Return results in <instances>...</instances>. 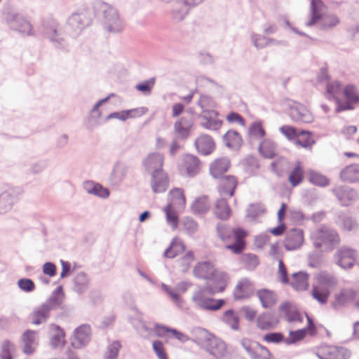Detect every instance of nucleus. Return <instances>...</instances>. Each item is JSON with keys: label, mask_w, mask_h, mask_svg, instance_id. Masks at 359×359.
Wrapping results in <instances>:
<instances>
[{"label": "nucleus", "mask_w": 359, "mask_h": 359, "mask_svg": "<svg viewBox=\"0 0 359 359\" xmlns=\"http://www.w3.org/2000/svg\"><path fill=\"white\" fill-rule=\"evenodd\" d=\"M226 287L214 286L212 284L205 283L204 285H198L192 292L191 302L194 306L200 311L214 312L219 311L226 303L224 299H217L213 296L222 292Z\"/></svg>", "instance_id": "1"}, {"label": "nucleus", "mask_w": 359, "mask_h": 359, "mask_svg": "<svg viewBox=\"0 0 359 359\" xmlns=\"http://www.w3.org/2000/svg\"><path fill=\"white\" fill-rule=\"evenodd\" d=\"M93 6L94 11L100 14L101 24L106 32L117 34L124 29L123 19L116 7L101 0L94 1Z\"/></svg>", "instance_id": "2"}, {"label": "nucleus", "mask_w": 359, "mask_h": 359, "mask_svg": "<svg viewBox=\"0 0 359 359\" xmlns=\"http://www.w3.org/2000/svg\"><path fill=\"white\" fill-rule=\"evenodd\" d=\"M93 22V14L90 8L84 6L72 13L65 22V32L69 38L77 39Z\"/></svg>", "instance_id": "3"}, {"label": "nucleus", "mask_w": 359, "mask_h": 359, "mask_svg": "<svg viewBox=\"0 0 359 359\" xmlns=\"http://www.w3.org/2000/svg\"><path fill=\"white\" fill-rule=\"evenodd\" d=\"M41 33L57 49L67 50L69 46L68 35H66L65 27L62 29L60 22L54 18L43 21L41 25Z\"/></svg>", "instance_id": "4"}, {"label": "nucleus", "mask_w": 359, "mask_h": 359, "mask_svg": "<svg viewBox=\"0 0 359 359\" xmlns=\"http://www.w3.org/2000/svg\"><path fill=\"white\" fill-rule=\"evenodd\" d=\"M193 275L196 278L208 280L206 283L212 284L214 286L226 287L227 285V274L217 270L210 261L196 263L193 269Z\"/></svg>", "instance_id": "5"}, {"label": "nucleus", "mask_w": 359, "mask_h": 359, "mask_svg": "<svg viewBox=\"0 0 359 359\" xmlns=\"http://www.w3.org/2000/svg\"><path fill=\"white\" fill-rule=\"evenodd\" d=\"M218 236L222 241L228 243L226 248L231 250L234 253L239 254L244 248L243 238L245 232L241 229H232L231 227L218 224L217 226Z\"/></svg>", "instance_id": "6"}, {"label": "nucleus", "mask_w": 359, "mask_h": 359, "mask_svg": "<svg viewBox=\"0 0 359 359\" xmlns=\"http://www.w3.org/2000/svg\"><path fill=\"white\" fill-rule=\"evenodd\" d=\"M311 239L316 248L331 251L340 242L338 233L327 226H320L311 233Z\"/></svg>", "instance_id": "7"}, {"label": "nucleus", "mask_w": 359, "mask_h": 359, "mask_svg": "<svg viewBox=\"0 0 359 359\" xmlns=\"http://www.w3.org/2000/svg\"><path fill=\"white\" fill-rule=\"evenodd\" d=\"M198 345L217 359L222 358L226 353L225 343L205 330H200L197 338Z\"/></svg>", "instance_id": "8"}, {"label": "nucleus", "mask_w": 359, "mask_h": 359, "mask_svg": "<svg viewBox=\"0 0 359 359\" xmlns=\"http://www.w3.org/2000/svg\"><path fill=\"white\" fill-rule=\"evenodd\" d=\"M5 20L8 25L14 30L28 36L34 34L30 22L18 12L9 11L6 13Z\"/></svg>", "instance_id": "9"}, {"label": "nucleus", "mask_w": 359, "mask_h": 359, "mask_svg": "<svg viewBox=\"0 0 359 359\" xmlns=\"http://www.w3.org/2000/svg\"><path fill=\"white\" fill-rule=\"evenodd\" d=\"M5 20L8 25L14 30L28 36L34 34L30 22L18 12L9 11L6 13Z\"/></svg>", "instance_id": "10"}, {"label": "nucleus", "mask_w": 359, "mask_h": 359, "mask_svg": "<svg viewBox=\"0 0 359 359\" xmlns=\"http://www.w3.org/2000/svg\"><path fill=\"white\" fill-rule=\"evenodd\" d=\"M23 194L20 187H11L0 194V214L10 211Z\"/></svg>", "instance_id": "11"}, {"label": "nucleus", "mask_w": 359, "mask_h": 359, "mask_svg": "<svg viewBox=\"0 0 359 359\" xmlns=\"http://www.w3.org/2000/svg\"><path fill=\"white\" fill-rule=\"evenodd\" d=\"M241 346L251 359H272V354L267 348L257 341L244 339Z\"/></svg>", "instance_id": "12"}, {"label": "nucleus", "mask_w": 359, "mask_h": 359, "mask_svg": "<svg viewBox=\"0 0 359 359\" xmlns=\"http://www.w3.org/2000/svg\"><path fill=\"white\" fill-rule=\"evenodd\" d=\"M332 192L342 205L348 206L358 199V191L348 186L339 185L332 189Z\"/></svg>", "instance_id": "13"}, {"label": "nucleus", "mask_w": 359, "mask_h": 359, "mask_svg": "<svg viewBox=\"0 0 359 359\" xmlns=\"http://www.w3.org/2000/svg\"><path fill=\"white\" fill-rule=\"evenodd\" d=\"M91 340V327L88 324H83L74 331L72 345L74 348H82L87 346Z\"/></svg>", "instance_id": "14"}, {"label": "nucleus", "mask_w": 359, "mask_h": 359, "mask_svg": "<svg viewBox=\"0 0 359 359\" xmlns=\"http://www.w3.org/2000/svg\"><path fill=\"white\" fill-rule=\"evenodd\" d=\"M316 355L319 359H348L351 352L344 347L328 346L320 348Z\"/></svg>", "instance_id": "15"}, {"label": "nucleus", "mask_w": 359, "mask_h": 359, "mask_svg": "<svg viewBox=\"0 0 359 359\" xmlns=\"http://www.w3.org/2000/svg\"><path fill=\"white\" fill-rule=\"evenodd\" d=\"M355 259L356 252L350 248L341 247L335 253L336 264L344 269L351 268Z\"/></svg>", "instance_id": "16"}, {"label": "nucleus", "mask_w": 359, "mask_h": 359, "mask_svg": "<svg viewBox=\"0 0 359 359\" xmlns=\"http://www.w3.org/2000/svg\"><path fill=\"white\" fill-rule=\"evenodd\" d=\"M164 156L160 153H151L149 154L143 161V165L146 171L150 175L158 173L163 170Z\"/></svg>", "instance_id": "17"}, {"label": "nucleus", "mask_w": 359, "mask_h": 359, "mask_svg": "<svg viewBox=\"0 0 359 359\" xmlns=\"http://www.w3.org/2000/svg\"><path fill=\"white\" fill-rule=\"evenodd\" d=\"M304 242L303 231L299 229H293L287 233L284 247L288 251L299 248Z\"/></svg>", "instance_id": "18"}, {"label": "nucleus", "mask_w": 359, "mask_h": 359, "mask_svg": "<svg viewBox=\"0 0 359 359\" xmlns=\"http://www.w3.org/2000/svg\"><path fill=\"white\" fill-rule=\"evenodd\" d=\"M38 340L37 332L31 330H26L21 336L23 353L26 355L32 354L38 346Z\"/></svg>", "instance_id": "19"}, {"label": "nucleus", "mask_w": 359, "mask_h": 359, "mask_svg": "<svg viewBox=\"0 0 359 359\" xmlns=\"http://www.w3.org/2000/svg\"><path fill=\"white\" fill-rule=\"evenodd\" d=\"M290 118L294 121L304 123H311L313 121V116L310 111L299 103H294L289 110Z\"/></svg>", "instance_id": "20"}, {"label": "nucleus", "mask_w": 359, "mask_h": 359, "mask_svg": "<svg viewBox=\"0 0 359 359\" xmlns=\"http://www.w3.org/2000/svg\"><path fill=\"white\" fill-rule=\"evenodd\" d=\"M194 145L197 151L203 156L210 154L215 148V144L212 137L205 134L198 137L194 142Z\"/></svg>", "instance_id": "21"}, {"label": "nucleus", "mask_w": 359, "mask_h": 359, "mask_svg": "<svg viewBox=\"0 0 359 359\" xmlns=\"http://www.w3.org/2000/svg\"><path fill=\"white\" fill-rule=\"evenodd\" d=\"M219 181L218 190L222 197L228 196L231 197L234 194L238 182L234 176L227 175L222 177Z\"/></svg>", "instance_id": "22"}, {"label": "nucleus", "mask_w": 359, "mask_h": 359, "mask_svg": "<svg viewBox=\"0 0 359 359\" xmlns=\"http://www.w3.org/2000/svg\"><path fill=\"white\" fill-rule=\"evenodd\" d=\"M168 178L164 171L151 175L150 185L155 194L165 192L168 187Z\"/></svg>", "instance_id": "23"}, {"label": "nucleus", "mask_w": 359, "mask_h": 359, "mask_svg": "<svg viewBox=\"0 0 359 359\" xmlns=\"http://www.w3.org/2000/svg\"><path fill=\"white\" fill-rule=\"evenodd\" d=\"M190 7L184 0H177L172 5L170 15L175 22H180L185 19L189 12Z\"/></svg>", "instance_id": "24"}, {"label": "nucleus", "mask_w": 359, "mask_h": 359, "mask_svg": "<svg viewBox=\"0 0 359 359\" xmlns=\"http://www.w3.org/2000/svg\"><path fill=\"white\" fill-rule=\"evenodd\" d=\"M278 317L271 312H264L257 318V326L262 330L274 329L278 324Z\"/></svg>", "instance_id": "25"}, {"label": "nucleus", "mask_w": 359, "mask_h": 359, "mask_svg": "<svg viewBox=\"0 0 359 359\" xmlns=\"http://www.w3.org/2000/svg\"><path fill=\"white\" fill-rule=\"evenodd\" d=\"M194 121L191 118L182 117L174 123V132L182 140H186L190 135Z\"/></svg>", "instance_id": "26"}, {"label": "nucleus", "mask_w": 359, "mask_h": 359, "mask_svg": "<svg viewBox=\"0 0 359 359\" xmlns=\"http://www.w3.org/2000/svg\"><path fill=\"white\" fill-rule=\"evenodd\" d=\"M341 180L347 183L359 182V164L353 163L344 168L339 174Z\"/></svg>", "instance_id": "27"}, {"label": "nucleus", "mask_w": 359, "mask_h": 359, "mask_svg": "<svg viewBox=\"0 0 359 359\" xmlns=\"http://www.w3.org/2000/svg\"><path fill=\"white\" fill-rule=\"evenodd\" d=\"M128 170V165L122 162L117 161L114 163L111 172L109 180L113 185H119L125 179Z\"/></svg>", "instance_id": "28"}, {"label": "nucleus", "mask_w": 359, "mask_h": 359, "mask_svg": "<svg viewBox=\"0 0 359 359\" xmlns=\"http://www.w3.org/2000/svg\"><path fill=\"white\" fill-rule=\"evenodd\" d=\"M183 166L189 177H194L200 172L201 163L197 156L187 154L183 158Z\"/></svg>", "instance_id": "29"}, {"label": "nucleus", "mask_w": 359, "mask_h": 359, "mask_svg": "<svg viewBox=\"0 0 359 359\" xmlns=\"http://www.w3.org/2000/svg\"><path fill=\"white\" fill-rule=\"evenodd\" d=\"M230 167V161L222 157L214 161L210 165V173L215 179L221 178Z\"/></svg>", "instance_id": "30"}, {"label": "nucleus", "mask_w": 359, "mask_h": 359, "mask_svg": "<svg viewBox=\"0 0 359 359\" xmlns=\"http://www.w3.org/2000/svg\"><path fill=\"white\" fill-rule=\"evenodd\" d=\"M279 311L284 313L288 322H302L303 317L297 309L290 302H285L279 306Z\"/></svg>", "instance_id": "31"}, {"label": "nucleus", "mask_w": 359, "mask_h": 359, "mask_svg": "<svg viewBox=\"0 0 359 359\" xmlns=\"http://www.w3.org/2000/svg\"><path fill=\"white\" fill-rule=\"evenodd\" d=\"M218 112L216 111H210L208 113H204L200 117L203 119L201 126L207 129L217 130L222 126V121L217 118Z\"/></svg>", "instance_id": "32"}, {"label": "nucleus", "mask_w": 359, "mask_h": 359, "mask_svg": "<svg viewBox=\"0 0 359 359\" xmlns=\"http://www.w3.org/2000/svg\"><path fill=\"white\" fill-rule=\"evenodd\" d=\"M212 210L215 217L222 220L229 219L231 212L226 200L223 197L216 201Z\"/></svg>", "instance_id": "33"}, {"label": "nucleus", "mask_w": 359, "mask_h": 359, "mask_svg": "<svg viewBox=\"0 0 359 359\" xmlns=\"http://www.w3.org/2000/svg\"><path fill=\"white\" fill-rule=\"evenodd\" d=\"M257 296L259 298L261 304L264 309L273 307L277 302V296L276 293L267 289H262L257 292Z\"/></svg>", "instance_id": "34"}, {"label": "nucleus", "mask_w": 359, "mask_h": 359, "mask_svg": "<svg viewBox=\"0 0 359 359\" xmlns=\"http://www.w3.org/2000/svg\"><path fill=\"white\" fill-rule=\"evenodd\" d=\"M339 22V18L335 15H323V8H320V16L314 25H318L320 29L327 30L336 26Z\"/></svg>", "instance_id": "35"}, {"label": "nucleus", "mask_w": 359, "mask_h": 359, "mask_svg": "<svg viewBox=\"0 0 359 359\" xmlns=\"http://www.w3.org/2000/svg\"><path fill=\"white\" fill-rule=\"evenodd\" d=\"M186 246L183 241L177 238H174L169 247L165 250L163 257L165 258L172 259L185 250Z\"/></svg>", "instance_id": "36"}, {"label": "nucleus", "mask_w": 359, "mask_h": 359, "mask_svg": "<svg viewBox=\"0 0 359 359\" xmlns=\"http://www.w3.org/2000/svg\"><path fill=\"white\" fill-rule=\"evenodd\" d=\"M225 145L232 149H238L243 143L241 135L235 130H229L223 136Z\"/></svg>", "instance_id": "37"}, {"label": "nucleus", "mask_w": 359, "mask_h": 359, "mask_svg": "<svg viewBox=\"0 0 359 359\" xmlns=\"http://www.w3.org/2000/svg\"><path fill=\"white\" fill-rule=\"evenodd\" d=\"M309 274L306 272L299 271L292 274L291 286L297 291H304L309 286Z\"/></svg>", "instance_id": "38"}, {"label": "nucleus", "mask_w": 359, "mask_h": 359, "mask_svg": "<svg viewBox=\"0 0 359 359\" xmlns=\"http://www.w3.org/2000/svg\"><path fill=\"white\" fill-rule=\"evenodd\" d=\"M271 171L278 177H282L290 169V163L285 157L280 156L271 163Z\"/></svg>", "instance_id": "39"}, {"label": "nucleus", "mask_w": 359, "mask_h": 359, "mask_svg": "<svg viewBox=\"0 0 359 359\" xmlns=\"http://www.w3.org/2000/svg\"><path fill=\"white\" fill-rule=\"evenodd\" d=\"M83 188L86 192L95 196L105 198L109 195V191L107 189L104 188L100 184L95 183L93 181H86L83 183Z\"/></svg>", "instance_id": "40"}, {"label": "nucleus", "mask_w": 359, "mask_h": 359, "mask_svg": "<svg viewBox=\"0 0 359 359\" xmlns=\"http://www.w3.org/2000/svg\"><path fill=\"white\" fill-rule=\"evenodd\" d=\"M260 154L266 158H273L277 154V146L271 140L266 139L259 146Z\"/></svg>", "instance_id": "41"}, {"label": "nucleus", "mask_w": 359, "mask_h": 359, "mask_svg": "<svg viewBox=\"0 0 359 359\" xmlns=\"http://www.w3.org/2000/svg\"><path fill=\"white\" fill-rule=\"evenodd\" d=\"M51 309L48 306L43 303L37 307L32 313V323L34 325H40L46 321L49 317V313Z\"/></svg>", "instance_id": "42"}, {"label": "nucleus", "mask_w": 359, "mask_h": 359, "mask_svg": "<svg viewBox=\"0 0 359 359\" xmlns=\"http://www.w3.org/2000/svg\"><path fill=\"white\" fill-rule=\"evenodd\" d=\"M89 287V278L83 272H80L74 278V290L79 294L86 292Z\"/></svg>", "instance_id": "43"}, {"label": "nucleus", "mask_w": 359, "mask_h": 359, "mask_svg": "<svg viewBox=\"0 0 359 359\" xmlns=\"http://www.w3.org/2000/svg\"><path fill=\"white\" fill-rule=\"evenodd\" d=\"M210 208V203L206 196L196 198L191 205V209L194 214L206 213Z\"/></svg>", "instance_id": "44"}, {"label": "nucleus", "mask_w": 359, "mask_h": 359, "mask_svg": "<svg viewBox=\"0 0 359 359\" xmlns=\"http://www.w3.org/2000/svg\"><path fill=\"white\" fill-rule=\"evenodd\" d=\"M63 300L64 293L62 291V287L58 286L55 290H53L49 298L46 302H44V304L48 306V307L52 310L60 307Z\"/></svg>", "instance_id": "45"}, {"label": "nucleus", "mask_w": 359, "mask_h": 359, "mask_svg": "<svg viewBox=\"0 0 359 359\" xmlns=\"http://www.w3.org/2000/svg\"><path fill=\"white\" fill-rule=\"evenodd\" d=\"M53 334L50 339V345L53 348L62 347L65 344V332L58 325L51 326Z\"/></svg>", "instance_id": "46"}, {"label": "nucleus", "mask_w": 359, "mask_h": 359, "mask_svg": "<svg viewBox=\"0 0 359 359\" xmlns=\"http://www.w3.org/2000/svg\"><path fill=\"white\" fill-rule=\"evenodd\" d=\"M251 290L252 287L250 280L244 278L236 286L233 290V296L236 299H243L248 297Z\"/></svg>", "instance_id": "47"}, {"label": "nucleus", "mask_w": 359, "mask_h": 359, "mask_svg": "<svg viewBox=\"0 0 359 359\" xmlns=\"http://www.w3.org/2000/svg\"><path fill=\"white\" fill-rule=\"evenodd\" d=\"M356 295V292L352 289H343L336 294L334 306H344L348 302H352Z\"/></svg>", "instance_id": "48"}, {"label": "nucleus", "mask_w": 359, "mask_h": 359, "mask_svg": "<svg viewBox=\"0 0 359 359\" xmlns=\"http://www.w3.org/2000/svg\"><path fill=\"white\" fill-rule=\"evenodd\" d=\"M323 8V4L321 0H311L310 5V19L305 22V25L312 27L314 25L318 18L320 16V8Z\"/></svg>", "instance_id": "49"}, {"label": "nucleus", "mask_w": 359, "mask_h": 359, "mask_svg": "<svg viewBox=\"0 0 359 359\" xmlns=\"http://www.w3.org/2000/svg\"><path fill=\"white\" fill-rule=\"evenodd\" d=\"M341 92V84L337 81L328 82L326 84L325 97L329 100L334 101L339 99V95Z\"/></svg>", "instance_id": "50"}, {"label": "nucleus", "mask_w": 359, "mask_h": 359, "mask_svg": "<svg viewBox=\"0 0 359 359\" xmlns=\"http://www.w3.org/2000/svg\"><path fill=\"white\" fill-rule=\"evenodd\" d=\"M251 41L254 46L257 49H262L271 43L274 44L281 43L280 41H278L276 39H269L262 35L257 34H251Z\"/></svg>", "instance_id": "51"}, {"label": "nucleus", "mask_w": 359, "mask_h": 359, "mask_svg": "<svg viewBox=\"0 0 359 359\" xmlns=\"http://www.w3.org/2000/svg\"><path fill=\"white\" fill-rule=\"evenodd\" d=\"M195 257L194 252L191 250L187 251L184 255L177 260V264L183 273H187L194 261Z\"/></svg>", "instance_id": "52"}, {"label": "nucleus", "mask_w": 359, "mask_h": 359, "mask_svg": "<svg viewBox=\"0 0 359 359\" xmlns=\"http://www.w3.org/2000/svg\"><path fill=\"white\" fill-rule=\"evenodd\" d=\"M316 280L320 286L326 287L325 289L332 287L337 283V279L333 275L325 272L319 273L316 277Z\"/></svg>", "instance_id": "53"}, {"label": "nucleus", "mask_w": 359, "mask_h": 359, "mask_svg": "<svg viewBox=\"0 0 359 359\" xmlns=\"http://www.w3.org/2000/svg\"><path fill=\"white\" fill-rule=\"evenodd\" d=\"M304 177V170L299 162H298L290 172L288 180L292 187H297L302 181Z\"/></svg>", "instance_id": "54"}, {"label": "nucleus", "mask_w": 359, "mask_h": 359, "mask_svg": "<svg viewBox=\"0 0 359 359\" xmlns=\"http://www.w3.org/2000/svg\"><path fill=\"white\" fill-rule=\"evenodd\" d=\"M308 175L309 182L314 185L324 187L330 184V180L320 172L310 170Z\"/></svg>", "instance_id": "55"}, {"label": "nucleus", "mask_w": 359, "mask_h": 359, "mask_svg": "<svg viewBox=\"0 0 359 359\" xmlns=\"http://www.w3.org/2000/svg\"><path fill=\"white\" fill-rule=\"evenodd\" d=\"M223 321L231 327L233 330H237L239 327V318L235 314L232 309L226 311L223 314Z\"/></svg>", "instance_id": "56"}, {"label": "nucleus", "mask_w": 359, "mask_h": 359, "mask_svg": "<svg viewBox=\"0 0 359 359\" xmlns=\"http://www.w3.org/2000/svg\"><path fill=\"white\" fill-rule=\"evenodd\" d=\"M197 104L203 114L208 113L210 111H215L213 109L216 107L215 102L208 95H201Z\"/></svg>", "instance_id": "57"}, {"label": "nucleus", "mask_w": 359, "mask_h": 359, "mask_svg": "<svg viewBox=\"0 0 359 359\" xmlns=\"http://www.w3.org/2000/svg\"><path fill=\"white\" fill-rule=\"evenodd\" d=\"M337 223L347 231L353 230L357 226L355 221L351 216L345 213L339 215Z\"/></svg>", "instance_id": "58"}, {"label": "nucleus", "mask_w": 359, "mask_h": 359, "mask_svg": "<svg viewBox=\"0 0 359 359\" xmlns=\"http://www.w3.org/2000/svg\"><path fill=\"white\" fill-rule=\"evenodd\" d=\"M330 294L328 289H320L317 286H314L312 290V296L320 304H325Z\"/></svg>", "instance_id": "59"}, {"label": "nucleus", "mask_w": 359, "mask_h": 359, "mask_svg": "<svg viewBox=\"0 0 359 359\" xmlns=\"http://www.w3.org/2000/svg\"><path fill=\"white\" fill-rule=\"evenodd\" d=\"M182 225L184 230L189 236L194 234L198 229L197 222L194 219L189 217L183 219Z\"/></svg>", "instance_id": "60"}, {"label": "nucleus", "mask_w": 359, "mask_h": 359, "mask_svg": "<svg viewBox=\"0 0 359 359\" xmlns=\"http://www.w3.org/2000/svg\"><path fill=\"white\" fill-rule=\"evenodd\" d=\"M344 95L346 100L353 103L359 102V93L354 86L348 85L343 90Z\"/></svg>", "instance_id": "61"}, {"label": "nucleus", "mask_w": 359, "mask_h": 359, "mask_svg": "<svg viewBox=\"0 0 359 359\" xmlns=\"http://www.w3.org/2000/svg\"><path fill=\"white\" fill-rule=\"evenodd\" d=\"M306 334V329H300L296 331H290V337L285 339V343L287 345H290L296 343L304 338Z\"/></svg>", "instance_id": "62"}, {"label": "nucleus", "mask_w": 359, "mask_h": 359, "mask_svg": "<svg viewBox=\"0 0 359 359\" xmlns=\"http://www.w3.org/2000/svg\"><path fill=\"white\" fill-rule=\"evenodd\" d=\"M155 79L151 78L148 80L136 84L135 89L142 92L145 95H149L151 93V89L154 86Z\"/></svg>", "instance_id": "63"}, {"label": "nucleus", "mask_w": 359, "mask_h": 359, "mask_svg": "<svg viewBox=\"0 0 359 359\" xmlns=\"http://www.w3.org/2000/svg\"><path fill=\"white\" fill-rule=\"evenodd\" d=\"M15 346L10 341L6 340L1 345V359H12L11 354L15 351Z\"/></svg>", "instance_id": "64"}]
</instances>
